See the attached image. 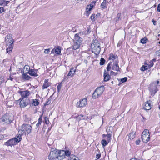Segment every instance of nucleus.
<instances>
[{"instance_id":"nucleus-24","label":"nucleus","mask_w":160,"mask_h":160,"mask_svg":"<svg viewBox=\"0 0 160 160\" xmlns=\"http://www.w3.org/2000/svg\"><path fill=\"white\" fill-rule=\"evenodd\" d=\"M136 132H131L129 135V138L130 140H132L134 139L135 137Z\"/></svg>"},{"instance_id":"nucleus-26","label":"nucleus","mask_w":160,"mask_h":160,"mask_svg":"<svg viewBox=\"0 0 160 160\" xmlns=\"http://www.w3.org/2000/svg\"><path fill=\"white\" fill-rule=\"evenodd\" d=\"M118 58V56L117 55H114L113 54H111L109 55V59L110 60H114Z\"/></svg>"},{"instance_id":"nucleus-18","label":"nucleus","mask_w":160,"mask_h":160,"mask_svg":"<svg viewBox=\"0 0 160 160\" xmlns=\"http://www.w3.org/2000/svg\"><path fill=\"white\" fill-rule=\"evenodd\" d=\"M50 85V84L48 81V79H45L43 85L42 86V89L47 88Z\"/></svg>"},{"instance_id":"nucleus-48","label":"nucleus","mask_w":160,"mask_h":160,"mask_svg":"<svg viewBox=\"0 0 160 160\" xmlns=\"http://www.w3.org/2000/svg\"><path fill=\"white\" fill-rule=\"evenodd\" d=\"M121 16V14L120 13H118L117 16L116 17V19L117 20H119Z\"/></svg>"},{"instance_id":"nucleus-60","label":"nucleus","mask_w":160,"mask_h":160,"mask_svg":"<svg viewBox=\"0 0 160 160\" xmlns=\"http://www.w3.org/2000/svg\"><path fill=\"white\" fill-rule=\"evenodd\" d=\"M130 160H143V159H141L138 160H137L136 158H132Z\"/></svg>"},{"instance_id":"nucleus-3","label":"nucleus","mask_w":160,"mask_h":160,"mask_svg":"<svg viewBox=\"0 0 160 160\" xmlns=\"http://www.w3.org/2000/svg\"><path fill=\"white\" fill-rule=\"evenodd\" d=\"M91 47L92 52L96 55H98L100 53L101 50L100 44L97 40H93Z\"/></svg>"},{"instance_id":"nucleus-12","label":"nucleus","mask_w":160,"mask_h":160,"mask_svg":"<svg viewBox=\"0 0 160 160\" xmlns=\"http://www.w3.org/2000/svg\"><path fill=\"white\" fill-rule=\"evenodd\" d=\"M151 101L149 100L147 101L144 104L143 108L146 110H149L152 107V105L151 104Z\"/></svg>"},{"instance_id":"nucleus-50","label":"nucleus","mask_w":160,"mask_h":160,"mask_svg":"<svg viewBox=\"0 0 160 160\" xmlns=\"http://www.w3.org/2000/svg\"><path fill=\"white\" fill-rule=\"evenodd\" d=\"M50 52L49 49H47L45 50L44 52L46 53H48Z\"/></svg>"},{"instance_id":"nucleus-2","label":"nucleus","mask_w":160,"mask_h":160,"mask_svg":"<svg viewBox=\"0 0 160 160\" xmlns=\"http://www.w3.org/2000/svg\"><path fill=\"white\" fill-rule=\"evenodd\" d=\"M32 130V128L30 125L23 124L21 126V129L18 131V135L21 137L24 133L25 134L26 132L28 134L31 133Z\"/></svg>"},{"instance_id":"nucleus-62","label":"nucleus","mask_w":160,"mask_h":160,"mask_svg":"<svg viewBox=\"0 0 160 160\" xmlns=\"http://www.w3.org/2000/svg\"><path fill=\"white\" fill-rule=\"evenodd\" d=\"M8 79L10 80L11 81H12L13 78L12 77H11V76H10L9 77V78Z\"/></svg>"},{"instance_id":"nucleus-59","label":"nucleus","mask_w":160,"mask_h":160,"mask_svg":"<svg viewBox=\"0 0 160 160\" xmlns=\"http://www.w3.org/2000/svg\"><path fill=\"white\" fill-rule=\"evenodd\" d=\"M152 22H153V24L154 25H156V22L154 21V20H152Z\"/></svg>"},{"instance_id":"nucleus-31","label":"nucleus","mask_w":160,"mask_h":160,"mask_svg":"<svg viewBox=\"0 0 160 160\" xmlns=\"http://www.w3.org/2000/svg\"><path fill=\"white\" fill-rule=\"evenodd\" d=\"M96 3V1H93L91 2V11L94 7Z\"/></svg>"},{"instance_id":"nucleus-28","label":"nucleus","mask_w":160,"mask_h":160,"mask_svg":"<svg viewBox=\"0 0 160 160\" xmlns=\"http://www.w3.org/2000/svg\"><path fill=\"white\" fill-rule=\"evenodd\" d=\"M68 160H80L78 158L74 155L73 154H72Z\"/></svg>"},{"instance_id":"nucleus-4","label":"nucleus","mask_w":160,"mask_h":160,"mask_svg":"<svg viewBox=\"0 0 160 160\" xmlns=\"http://www.w3.org/2000/svg\"><path fill=\"white\" fill-rule=\"evenodd\" d=\"M13 120L12 114L6 113L3 115L0 119V122L3 124H8L12 122Z\"/></svg>"},{"instance_id":"nucleus-6","label":"nucleus","mask_w":160,"mask_h":160,"mask_svg":"<svg viewBox=\"0 0 160 160\" xmlns=\"http://www.w3.org/2000/svg\"><path fill=\"white\" fill-rule=\"evenodd\" d=\"M104 90V87L102 86L97 88L92 95L93 98L96 99L99 97L102 93Z\"/></svg>"},{"instance_id":"nucleus-41","label":"nucleus","mask_w":160,"mask_h":160,"mask_svg":"<svg viewBox=\"0 0 160 160\" xmlns=\"http://www.w3.org/2000/svg\"><path fill=\"white\" fill-rule=\"evenodd\" d=\"M127 78L125 77L121 79V81L123 83L126 82L127 80Z\"/></svg>"},{"instance_id":"nucleus-52","label":"nucleus","mask_w":160,"mask_h":160,"mask_svg":"<svg viewBox=\"0 0 160 160\" xmlns=\"http://www.w3.org/2000/svg\"><path fill=\"white\" fill-rule=\"evenodd\" d=\"M156 54L158 56H160V49L156 52Z\"/></svg>"},{"instance_id":"nucleus-22","label":"nucleus","mask_w":160,"mask_h":160,"mask_svg":"<svg viewBox=\"0 0 160 160\" xmlns=\"http://www.w3.org/2000/svg\"><path fill=\"white\" fill-rule=\"evenodd\" d=\"M24 72L28 73L30 70V67L28 65H25L23 68Z\"/></svg>"},{"instance_id":"nucleus-19","label":"nucleus","mask_w":160,"mask_h":160,"mask_svg":"<svg viewBox=\"0 0 160 160\" xmlns=\"http://www.w3.org/2000/svg\"><path fill=\"white\" fill-rule=\"evenodd\" d=\"M86 11L84 14L87 16H88L90 14V6L88 5L86 8Z\"/></svg>"},{"instance_id":"nucleus-11","label":"nucleus","mask_w":160,"mask_h":160,"mask_svg":"<svg viewBox=\"0 0 160 160\" xmlns=\"http://www.w3.org/2000/svg\"><path fill=\"white\" fill-rule=\"evenodd\" d=\"M79 34L78 33H77L75 34L74 36V38L73 39V42H77L81 44L82 40V38H81L79 36Z\"/></svg>"},{"instance_id":"nucleus-16","label":"nucleus","mask_w":160,"mask_h":160,"mask_svg":"<svg viewBox=\"0 0 160 160\" xmlns=\"http://www.w3.org/2000/svg\"><path fill=\"white\" fill-rule=\"evenodd\" d=\"M20 93L23 98H25L29 96L30 94L29 91L28 90L21 91Z\"/></svg>"},{"instance_id":"nucleus-10","label":"nucleus","mask_w":160,"mask_h":160,"mask_svg":"<svg viewBox=\"0 0 160 160\" xmlns=\"http://www.w3.org/2000/svg\"><path fill=\"white\" fill-rule=\"evenodd\" d=\"M64 150H58L57 159L61 160L65 158Z\"/></svg>"},{"instance_id":"nucleus-29","label":"nucleus","mask_w":160,"mask_h":160,"mask_svg":"<svg viewBox=\"0 0 160 160\" xmlns=\"http://www.w3.org/2000/svg\"><path fill=\"white\" fill-rule=\"evenodd\" d=\"M101 7L102 10L106 8V0H104L101 5Z\"/></svg>"},{"instance_id":"nucleus-40","label":"nucleus","mask_w":160,"mask_h":160,"mask_svg":"<svg viewBox=\"0 0 160 160\" xmlns=\"http://www.w3.org/2000/svg\"><path fill=\"white\" fill-rule=\"evenodd\" d=\"M74 73H72V71L70 70V71L68 72V75L67 76V77H68V76H70L72 77L74 75Z\"/></svg>"},{"instance_id":"nucleus-58","label":"nucleus","mask_w":160,"mask_h":160,"mask_svg":"<svg viewBox=\"0 0 160 160\" xmlns=\"http://www.w3.org/2000/svg\"><path fill=\"white\" fill-rule=\"evenodd\" d=\"M7 60L6 59H4L3 60V61H2V62L1 64H2V66L3 67V66L4 65V62H6L7 61Z\"/></svg>"},{"instance_id":"nucleus-13","label":"nucleus","mask_w":160,"mask_h":160,"mask_svg":"<svg viewBox=\"0 0 160 160\" xmlns=\"http://www.w3.org/2000/svg\"><path fill=\"white\" fill-rule=\"evenodd\" d=\"M28 104V100H24L23 99L21 100L20 102V105L21 108H24Z\"/></svg>"},{"instance_id":"nucleus-64","label":"nucleus","mask_w":160,"mask_h":160,"mask_svg":"<svg viewBox=\"0 0 160 160\" xmlns=\"http://www.w3.org/2000/svg\"><path fill=\"white\" fill-rule=\"evenodd\" d=\"M42 115H42H42L40 116V117L39 118H41V119H42Z\"/></svg>"},{"instance_id":"nucleus-1","label":"nucleus","mask_w":160,"mask_h":160,"mask_svg":"<svg viewBox=\"0 0 160 160\" xmlns=\"http://www.w3.org/2000/svg\"><path fill=\"white\" fill-rule=\"evenodd\" d=\"M14 42L13 39L11 35H8L5 38V42L7 47L6 51L7 53H9L13 48V43Z\"/></svg>"},{"instance_id":"nucleus-51","label":"nucleus","mask_w":160,"mask_h":160,"mask_svg":"<svg viewBox=\"0 0 160 160\" xmlns=\"http://www.w3.org/2000/svg\"><path fill=\"white\" fill-rule=\"evenodd\" d=\"M157 9L158 12H160V4H158Z\"/></svg>"},{"instance_id":"nucleus-44","label":"nucleus","mask_w":160,"mask_h":160,"mask_svg":"<svg viewBox=\"0 0 160 160\" xmlns=\"http://www.w3.org/2000/svg\"><path fill=\"white\" fill-rule=\"evenodd\" d=\"M6 129L5 127H1L0 128V133L2 132Z\"/></svg>"},{"instance_id":"nucleus-21","label":"nucleus","mask_w":160,"mask_h":160,"mask_svg":"<svg viewBox=\"0 0 160 160\" xmlns=\"http://www.w3.org/2000/svg\"><path fill=\"white\" fill-rule=\"evenodd\" d=\"M22 78L26 80H28L31 78V77L28 75L27 73L25 72H23L22 74Z\"/></svg>"},{"instance_id":"nucleus-63","label":"nucleus","mask_w":160,"mask_h":160,"mask_svg":"<svg viewBox=\"0 0 160 160\" xmlns=\"http://www.w3.org/2000/svg\"><path fill=\"white\" fill-rule=\"evenodd\" d=\"M156 59H153L151 61H152L153 62H155V61H156Z\"/></svg>"},{"instance_id":"nucleus-45","label":"nucleus","mask_w":160,"mask_h":160,"mask_svg":"<svg viewBox=\"0 0 160 160\" xmlns=\"http://www.w3.org/2000/svg\"><path fill=\"white\" fill-rule=\"evenodd\" d=\"M149 63V64L148 65L150 68H151L153 65V62L152 61H150Z\"/></svg>"},{"instance_id":"nucleus-15","label":"nucleus","mask_w":160,"mask_h":160,"mask_svg":"<svg viewBox=\"0 0 160 160\" xmlns=\"http://www.w3.org/2000/svg\"><path fill=\"white\" fill-rule=\"evenodd\" d=\"M38 69H31L28 74L31 76L37 77L38 76Z\"/></svg>"},{"instance_id":"nucleus-56","label":"nucleus","mask_w":160,"mask_h":160,"mask_svg":"<svg viewBox=\"0 0 160 160\" xmlns=\"http://www.w3.org/2000/svg\"><path fill=\"white\" fill-rule=\"evenodd\" d=\"M70 70L72 71V73H75L76 72V70L75 69H74V68H72Z\"/></svg>"},{"instance_id":"nucleus-37","label":"nucleus","mask_w":160,"mask_h":160,"mask_svg":"<svg viewBox=\"0 0 160 160\" xmlns=\"http://www.w3.org/2000/svg\"><path fill=\"white\" fill-rule=\"evenodd\" d=\"M148 40L146 38H142L141 40V42L142 44H144L146 43Z\"/></svg>"},{"instance_id":"nucleus-23","label":"nucleus","mask_w":160,"mask_h":160,"mask_svg":"<svg viewBox=\"0 0 160 160\" xmlns=\"http://www.w3.org/2000/svg\"><path fill=\"white\" fill-rule=\"evenodd\" d=\"M104 80L105 81H108L110 79V77L109 75L108 74L107 72H105L104 73Z\"/></svg>"},{"instance_id":"nucleus-17","label":"nucleus","mask_w":160,"mask_h":160,"mask_svg":"<svg viewBox=\"0 0 160 160\" xmlns=\"http://www.w3.org/2000/svg\"><path fill=\"white\" fill-rule=\"evenodd\" d=\"M111 134L110 133H108L107 134H103L102 137L103 138L107 140L108 142H110L111 139Z\"/></svg>"},{"instance_id":"nucleus-9","label":"nucleus","mask_w":160,"mask_h":160,"mask_svg":"<svg viewBox=\"0 0 160 160\" xmlns=\"http://www.w3.org/2000/svg\"><path fill=\"white\" fill-rule=\"evenodd\" d=\"M87 104L86 99L84 98L79 101L76 104V106L78 108L83 107L85 106Z\"/></svg>"},{"instance_id":"nucleus-30","label":"nucleus","mask_w":160,"mask_h":160,"mask_svg":"<svg viewBox=\"0 0 160 160\" xmlns=\"http://www.w3.org/2000/svg\"><path fill=\"white\" fill-rule=\"evenodd\" d=\"M64 152L65 157L66 156L67 157L70 156L71 155V152L69 150H64Z\"/></svg>"},{"instance_id":"nucleus-57","label":"nucleus","mask_w":160,"mask_h":160,"mask_svg":"<svg viewBox=\"0 0 160 160\" xmlns=\"http://www.w3.org/2000/svg\"><path fill=\"white\" fill-rule=\"evenodd\" d=\"M110 68H111V67H109V65L108 64V65L107 68V70L108 71H109V70H110Z\"/></svg>"},{"instance_id":"nucleus-49","label":"nucleus","mask_w":160,"mask_h":160,"mask_svg":"<svg viewBox=\"0 0 160 160\" xmlns=\"http://www.w3.org/2000/svg\"><path fill=\"white\" fill-rule=\"evenodd\" d=\"M51 99H50V98H49L48 99V100L47 101L46 104L47 105L49 104L51 102Z\"/></svg>"},{"instance_id":"nucleus-54","label":"nucleus","mask_w":160,"mask_h":160,"mask_svg":"<svg viewBox=\"0 0 160 160\" xmlns=\"http://www.w3.org/2000/svg\"><path fill=\"white\" fill-rule=\"evenodd\" d=\"M140 142V140L138 139H137L136 141V143L137 145H139Z\"/></svg>"},{"instance_id":"nucleus-33","label":"nucleus","mask_w":160,"mask_h":160,"mask_svg":"<svg viewBox=\"0 0 160 160\" xmlns=\"http://www.w3.org/2000/svg\"><path fill=\"white\" fill-rule=\"evenodd\" d=\"M42 122V119L41 118H39L38 119V122L36 124V126L37 128L39 127L40 125Z\"/></svg>"},{"instance_id":"nucleus-46","label":"nucleus","mask_w":160,"mask_h":160,"mask_svg":"<svg viewBox=\"0 0 160 160\" xmlns=\"http://www.w3.org/2000/svg\"><path fill=\"white\" fill-rule=\"evenodd\" d=\"M61 88V85L60 84H59L57 87L58 91L59 92Z\"/></svg>"},{"instance_id":"nucleus-61","label":"nucleus","mask_w":160,"mask_h":160,"mask_svg":"<svg viewBox=\"0 0 160 160\" xmlns=\"http://www.w3.org/2000/svg\"><path fill=\"white\" fill-rule=\"evenodd\" d=\"M89 30H90L89 28H87V31H86V32L87 31L88 32H86V33L87 34H88V33H89Z\"/></svg>"},{"instance_id":"nucleus-36","label":"nucleus","mask_w":160,"mask_h":160,"mask_svg":"<svg viewBox=\"0 0 160 160\" xmlns=\"http://www.w3.org/2000/svg\"><path fill=\"white\" fill-rule=\"evenodd\" d=\"M97 18V16H95V14H92L91 16V19L92 21H95Z\"/></svg>"},{"instance_id":"nucleus-27","label":"nucleus","mask_w":160,"mask_h":160,"mask_svg":"<svg viewBox=\"0 0 160 160\" xmlns=\"http://www.w3.org/2000/svg\"><path fill=\"white\" fill-rule=\"evenodd\" d=\"M109 142L104 138L101 141V143L103 147L105 146Z\"/></svg>"},{"instance_id":"nucleus-55","label":"nucleus","mask_w":160,"mask_h":160,"mask_svg":"<svg viewBox=\"0 0 160 160\" xmlns=\"http://www.w3.org/2000/svg\"><path fill=\"white\" fill-rule=\"evenodd\" d=\"M100 157H101V154H98L96 156V158L98 159H99L100 158Z\"/></svg>"},{"instance_id":"nucleus-14","label":"nucleus","mask_w":160,"mask_h":160,"mask_svg":"<svg viewBox=\"0 0 160 160\" xmlns=\"http://www.w3.org/2000/svg\"><path fill=\"white\" fill-rule=\"evenodd\" d=\"M118 60H115L112 67L113 70L118 71L119 70V68L118 66Z\"/></svg>"},{"instance_id":"nucleus-34","label":"nucleus","mask_w":160,"mask_h":160,"mask_svg":"<svg viewBox=\"0 0 160 160\" xmlns=\"http://www.w3.org/2000/svg\"><path fill=\"white\" fill-rule=\"evenodd\" d=\"M32 103L34 106H38L39 103V102L37 99H35L33 100Z\"/></svg>"},{"instance_id":"nucleus-43","label":"nucleus","mask_w":160,"mask_h":160,"mask_svg":"<svg viewBox=\"0 0 160 160\" xmlns=\"http://www.w3.org/2000/svg\"><path fill=\"white\" fill-rule=\"evenodd\" d=\"M117 74V72H115L112 71H111L110 73V75L112 76H116Z\"/></svg>"},{"instance_id":"nucleus-38","label":"nucleus","mask_w":160,"mask_h":160,"mask_svg":"<svg viewBox=\"0 0 160 160\" xmlns=\"http://www.w3.org/2000/svg\"><path fill=\"white\" fill-rule=\"evenodd\" d=\"M148 69V67L147 66H144V65L141 68V70L142 71H144Z\"/></svg>"},{"instance_id":"nucleus-53","label":"nucleus","mask_w":160,"mask_h":160,"mask_svg":"<svg viewBox=\"0 0 160 160\" xmlns=\"http://www.w3.org/2000/svg\"><path fill=\"white\" fill-rule=\"evenodd\" d=\"M5 2L4 0H0V5H2Z\"/></svg>"},{"instance_id":"nucleus-8","label":"nucleus","mask_w":160,"mask_h":160,"mask_svg":"<svg viewBox=\"0 0 160 160\" xmlns=\"http://www.w3.org/2000/svg\"><path fill=\"white\" fill-rule=\"evenodd\" d=\"M58 150L56 149L52 148L48 156V158L50 160H54L57 158Z\"/></svg>"},{"instance_id":"nucleus-7","label":"nucleus","mask_w":160,"mask_h":160,"mask_svg":"<svg viewBox=\"0 0 160 160\" xmlns=\"http://www.w3.org/2000/svg\"><path fill=\"white\" fill-rule=\"evenodd\" d=\"M142 141L145 143H147L150 140V134L148 129L144 130L142 133Z\"/></svg>"},{"instance_id":"nucleus-20","label":"nucleus","mask_w":160,"mask_h":160,"mask_svg":"<svg viewBox=\"0 0 160 160\" xmlns=\"http://www.w3.org/2000/svg\"><path fill=\"white\" fill-rule=\"evenodd\" d=\"M73 49L74 50H76L79 48L81 45V44L75 42H73Z\"/></svg>"},{"instance_id":"nucleus-47","label":"nucleus","mask_w":160,"mask_h":160,"mask_svg":"<svg viewBox=\"0 0 160 160\" xmlns=\"http://www.w3.org/2000/svg\"><path fill=\"white\" fill-rule=\"evenodd\" d=\"M157 90H156V89L154 90V92H152L151 90H150V92H151V95H154L155 93L157 92Z\"/></svg>"},{"instance_id":"nucleus-42","label":"nucleus","mask_w":160,"mask_h":160,"mask_svg":"<svg viewBox=\"0 0 160 160\" xmlns=\"http://www.w3.org/2000/svg\"><path fill=\"white\" fill-rule=\"evenodd\" d=\"M4 8L2 7H0V14L5 11Z\"/></svg>"},{"instance_id":"nucleus-35","label":"nucleus","mask_w":160,"mask_h":160,"mask_svg":"<svg viewBox=\"0 0 160 160\" xmlns=\"http://www.w3.org/2000/svg\"><path fill=\"white\" fill-rule=\"evenodd\" d=\"M105 60L103 58H101L100 60V64L101 65H103L105 63Z\"/></svg>"},{"instance_id":"nucleus-5","label":"nucleus","mask_w":160,"mask_h":160,"mask_svg":"<svg viewBox=\"0 0 160 160\" xmlns=\"http://www.w3.org/2000/svg\"><path fill=\"white\" fill-rule=\"evenodd\" d=\"M22 139L21 136L19 135L17 136V138L10 139L7 142H5L4 144L5 145L12 146L13 145H15L18 142H20Z\"/></svg>"},{"instance_id":"nucleus-39","label":"nucleus","mask_w":160,"mask_h":160,"mask_svg":"<svg viewBox=\"0 0 160 160\" xmlns=\"http://www.w3.org/2000/svg\"><path fill=\"white\" fill-rule=\"evenodd\" d=\"M4 81V77L3 76L0 77V85Z\"/></svg>"},{"instance_id":"nucleus-25","label":"nucleus","mask_w":160,"mask_h":160,"mask_svg":"<svg viewBox=\"0 0 160 160\" xmlns=\"http://www.w3.org/2000/svg\"><path fill=\"white\" fill-rule=\"evenodd\" d=\"M54 49H55L54 51L56 54L58 55H60L61 51V47H60L58 46Z\"/></svg>"},{"instance_id":"nucleus-32","label":"nucleus","mask_w":160,"mask_h":160,"mask_svg":"<svg viewBox=\"0 0 160 160\" xmlns=\"http://www.w3.org/2000/svg\"><path fill=\"white\" fill-rule=\"evenodd\" d=\"M83 117V115L82 114H80L79 115H78L77 116H75V117L76 118L77 120L79 121Z\"/></svg>"}]
</instances>
